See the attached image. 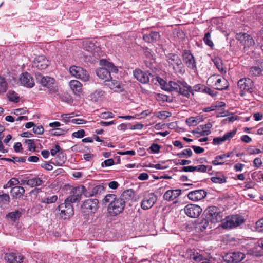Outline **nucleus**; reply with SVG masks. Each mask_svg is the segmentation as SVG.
I'll list each match as a JSON object with an SVG mask.
<instances>
[{"instance_id":"nucleus-43","label":"nucleus","mask_w":263,"mask_h":263,"mask_svg":"<svg viewBox=\"0 0 263 263\" xmlns=\"http://www.w3.org/2000/svg\"><path fill=\"white\" fill-rule=\"evenodd\" d=\"M193 152L190 149H183L181 152L178 153L177 156L179 158L185 157L186 158L190 157L192 156Z\"/></svg>"},{"instance_id":"nucleus-20","label":"nucleus","mask_w":263,"mask_h":263,"mask_svg":"<svg viewBox=\"0 0 263 263\" xmlns=\"http://www.w3.org/2000/svg\"><path fill=\"white\" fill-rule=\"evenodd\" d=\"M34 64L38 69L44 70L49 65V61L44 55H39L35 58Z\"/></svg>"},{"instance_id":"nucleus-13","label":"nucleus","mask_w":263,"mask_h":263,"mask_svg":"<svg viewBox=\"0 0 263 263\" xmlns=\"http://www.w3.org/2000/svg\"><path fill=\"white\" fill-rule=\"evenodd\" d=\"M57 210L60 211V216L64 219L69 218L74 213L73 206L65 201L60 204Z\"/></svg>"},{"instance_id":"nucleus-2","label":"nucleus","mask_w":263,"mask_h":263,"mask_svg":"<svg viewBox=\"0 0 263 263\" xmlns=\"http://www.w3.org/2000/svg\"><path fill=\"white\" fill-rule=\"evenodd\" d=\"M161 81L164 83L163 84L161 82H160L163 89L170 91L174 90L187 98L190 97V92L193 91L192 87L185 81L176 82L171 81L168 83H166L162 79H161Z\"/></svg>"},{"instance_id":"nucleus-32","label":"nucleus","mask_w":263,"mask_h":263,"mask_svg":"<svg viewBox=\"0 0 263 263\" xmlns=\"http://www.w3.org/2000/svg\"><path fill=\"white\" fill-rule=\"evenodd\" d=\"M211 180L215 183L222 184L227 182V177L221 173H216L215 176L211 178Z\"/></svg>"},{"instance_id":"nucleus-19","label":"nucleus","mask_w":263,"mask_h":263,"mask_svg":"<svg viewBox=\"0 0 263 263\" xmlns=\"http://www.w3.org/2000/svg\"><path fill=\"white\" fill-rule=\"evenodd\" d=\"M207 192L203 190H197L189 192L187 194L188 198L193 201H198L204 198Z\"/></svg>"},{"instance_id":"nucleus-48","label":"nucleus","mask_w":263,"mask_h":263,"mask_svg":"<svg viewBox=\"0 0 263 263\" xmlns=\"http://www.w3.org/2000/svg\"><path fill=\"white\" fill-rule=\"evenodd\" d=\"M248 36V34L246 33L240 32L236 34V39L240 41V43L243 44L246 38Z\"/></svg>"},{"instance_id":"nucleus-26","label":"nucleus","mask_w":263,"mask_h":263,"mask_svg":"<svg viewBox=\"0 0 263 263\" xmlns=\"http://www.w3.org/2000/svg\"><path fill=\"white\" fill-rule=\"evenodd\" d=\"M181 193V190L179 189L168 190L164 193L163 198L165 200L172 201L178 197Z\"/></svg>"},{"instance_id":"nucleus-7","label":"nucleus","mask_w":263,"mask_h":263,"mask_svg":"<svg viewBox=\"0 0 263 263\" xmlns=\"http://www.w3.org/2000/svg\"><path fill=\"white\" fill-rule=\"evenodd\" d=\"M204 216L209 219L212 224L223 221V212L215 206L208 208L204 212Z\"/></svg>"},{"instance_id":"nucleus-10","label":"nucleus","mask_w":263,"mask_h":263,"mask_svg":"<svg viewBox=\"0 0 263 263\" xmlns=\"http://www.w3.org/2000/svg\"><path fill=\"white\" fill-rule=\"evenodd\" d=\"M238 88L240 89V95L243 97L246 93H251L253 91L254 84L249 78L240 79L237 83Z\"/></svg>"},{"instance_id":"nucleus-22","label":"nucleus","mask_w":263,"mask_h":263,"mask_svg":"<svg viewBox=\"0 0 263 263\" xmlns=\"http://www.w3.org/2000/svg\"><path fill=\"white\" fill-rule=\"evenodd\" d=\"M5 260L9 263H21L23 262L24 257L14 253H8L5 254Z\"/></svg>"},{"instance_id":"nucleus-34","label":"nucleus","mask_w":263,"mask_h":263,"mask_svg":"<svg viewBox=\"0 0 263 263\" xmlns=\"http://www.w3.org/2000/svg\"><path fill=\"white\" fill-rule=\"evenodd\" d=\"M213 62L216 66V68L222 74H226L227 72L226 67L223 66L222 61L219 58H215L213 60Z\"/></svg>"},{"instance_id":"nucleus-24","label":"nucleus","mask_w":263,"mask_h":263,"mask_svg":"<svg viewBox=\"0 0 263 263\" xmlns=\"http://www.w3.org/2000/svg\"><path fill=\"white\" fill-rule=\"evenodd\" d=\"M105 187L102 185H99L95 186L91 190H85L84 196L85 197H92L100 195L104 192Z\"/></svg>"},{"instance_id":"nucleus-39","label":"nucleus","mask_w":263,"mask_h":263,"mask_svg":"<svg viewBox=\"0 0 263 263\" xmlns=\"http://www.w3.org/2000/svg\"><path fill=\"white\" fill-rule=\"evenodd\" d=\"M8 89V83L5 78L0 76V93H4Z\"/></svg>"},{"instance_id":"nucleus-38","label":"nucleus","mask_w":263,"mask_h":263,"mask_svg":"<svg viewBox=\"0 0 263 263\" xmlns=\"http://www.w3.org/2000/svg\"><path fill=\"white\" fill-rule=\"evenodd\" d=\"M58 200L57 195L51 196H45L41 199V202L43 203L51 204L55 203Z\"/></svg>"},{"instance_id":"nucleus-16","label":"nucleus","mask_w":263,"mask_h":263,"mask_svg":"<svg viewBox=\"0 0 263 263\" xmlns=\"http://www.w3.org/2000/svg\"><path fill=\"white\" fill-rule=\"evenodd\" d=\"M182 59L184 63L189 69L194 71L197 70L196 60L190 51H184L182 53Z\"/></svg>"},{"instance_id":"nucleus-25","label":"nucleus","mask_w":263,"mask_h":263,"mask_svg":"<svg viewBox=\"0 0 263 263\" xmlns=\"http://www.w3.org/2000/svg\"><path fill=\"white\" fill-rule=\"evenodd\" d=\"M211 225L210 221L205 217L196 224V230L198 232H203L208 228H211Z\"/></svg>"},{"instance_id":"nucleus-5","label":"nucleus","mask_w":263,"mask_h":263,"mask_svg":"<svg viewBox=\"0 0 263 263\" xmlns=\"http://www.w3.org/2000/svg\"><path fill=\"white\" fill-rule=\"evenodd\" d=\"M166 60L170 68L177 74L182 75L185 72L184 65L178 55L175 53H169L166 55Z\"/></svg>"},{"instance_id":"nucleus-63","label":"nucleus","mask_w":263,"mask_h":263,"mask_svg":"<svg viewBox=\"0 0 263 263\" xmlns=\"http://www.w3.org/2000/svg\"><path fill=\"white\" fill-rule=\"evenodd\" d=\"M193 133L199 134L201 136H205V133H203V128L201 125L193 130Z\"/></svg>"},{"instance_id":"nucleus-40","label":"nucleus","mask_w":263,"mask_h":263,"mask_svg":"<svg viewBox=\"0 0 263 263\" xmlns=\"http://www.w3.org/2000/svg\"><path fill=\"white\" fill-rule=\"evenodd\" d=\"M203 40L206 45L209 46L211 48H213L214 47V45L211 39V33L210 32H208L205 34Z\"/></svg>"},{"instance_id":"nucleus-28","label":"nucleus","mask_w":263,"mask_h":263,"mask_svg":"<svg viewBox=\"0 0 263 263\" xmlns=\"http://www.w3.org/2000/svg\"><path fill=\"white\" fill-rule=\"evenodd\" d=\"M26 184L31 187H35L40 186L42 184L43 180L38 177H34L32 178L27 177L24 180Z\"/></svg>"},{"instance_id":"nucleus-62","label":"nucleus","mask_w":263,"mask_h":263,"mask_svg":"<svg viewBox=\"0 0 263 263\" xmlns=\"http://www.w3.org/2000/svg\"><path fill=\"white\" fill-rule=\"evenodd\" d=\"M195 169L194 171H197L200 172H206L207 170V166L204 165H200L198 166H194Z\"/></svg>"},{"instance_id":"nucleus-35","label":"nucleus","mask_w":263,"mask_h":263,"mask_svg":"<svg viewBox=\"0 0 263 263\" xmlns=\"http://www.w3.org/2000/svg\"><path fill=\"white\" fill-rule=\"evenodd\" d=\"M202 120L203 119L200 118V116H191L186 120L185 122L189 126H196L202 121Z\"/></svg>"},{"instance_id":"nucleus-17","label":"nucleus","mask_w":263,"mask_h":263,"mask_svg":"<svg viewBox=\"0 0 263 263\" xmlns=\"http://www.w3.org/2000/svg\"><path fill=\"white\" fill-rule=\"evenodd\" d=\"M185 214L191 218H197L201 213L202 210L198 205L194 204L186 205L184 209Z\"/></svg>"},{"instance_id":"nucleus-9","label":"nucleus","mask_w":263,"mask_h":263,"mask_svg":"<svg viewBox=\"0 0 263 263\" xmlns=\"http://www.w3.org/2000/svg\"><path fill=\"white\" fill-rule=\"evenodd\" d=\"M98 200L97 199H87L81 205L82 213L85 215L95 214L98 208Z\"/></svg>"},{"instance_id":"nucleus-57","label":"nucleus","mask_w":263,"mask_h":263,"mask_svg":"<svg viewBox=\"0 0 263 263\" xmlns=\"http://www.w3.org/2000/svg\"><path fill=\"white\" fill-rule=\"evenodd\" d=\"M114 160H113V159L110 158V159H107V160H105L103 162H102L101 166L103 167H104V166L108 167V166H110L114 165Z\"/></svg>"},{"instance_id":"nucleus-15","label":"nucleus","mask_w":263,"mask_h":263,"mask_svg":"<svg viewBox=\"0 0 263 263\" xmlns=\"http://www.w3.org/2000/svg\"><path fill=\"white\" fill-rule=\"evenodd\" d=\"M245 254L241 252H232L227 253L223 257L224 261L231 262L232 263H238L245 258Z\"/></svg>"},{"instance_id":"nucleus-45","label":"nucleus","mask_w":263,"mask_h":263,"mask_svg":"<svg viewBox=\"0 0 263 263\" xmlns=\"http://www.w3.org/2000/svg\"><path fill=\"white\" fill-rule=\"evenodd\" d=\"M205 86L201 84H198L197 85H195L192 88L193 91L190 92V95L192 94V96L194 95V92H203Z\"/></svg>"},{"instance_id":"nucleus-1","label":"nucleus","mask_w":263,"mask_h":263,"mask_svg":"<svg viewBox=\"0 0 263 263\" xmlns=\"http://www.w3.org/2000/svg\"><path fill=\"white\" fill-rule=\"evenodd\" d=\"M105 203H108V212L112 216H116L123 212L125 204L121 199L115 194H107L103 199Z\"/></svg>"},{"instance_id":"nucleus-31","label":"nucleus","mask_w":263,"mask_h":263,"mask_svg":"<svg viewBox=\"0 0 263 263\" xmlns=\"http://www.w3.org/2000/svg\"><path fill=\"white\" fill-rule=\"evenodd\" d=\"M134 195L135 193L132 189H128L124 191L119 198L121 199L125 204L133 198Z\"/></svg>"},{"instance_id":"nucleus-61","label":"nucleus","mask_w":263,"mask_h":263,"mask_svg":"<svg viewBox=\"0 0 263 263\" xmlns=\"http://www.w3.org/2000/svg\"><path fill=\"white\" fill-rule=\"evenodd\" d=\"M150 148L153 153H158L160 151V146L159 145H158V144L153 143L151 145Z\"/></svg>"},{"instance_id":"nucleus-55","label":"nucleus","mask_w":263,"mask_h":263,"mask_svg":"<svg viewBox=\"0 0 263 263\" xmlns=\"http://www.w3.org/2000/svg\"><path fill=\"white\" fill-rule=\"evenodd\" d=\"M44 131V129L42 125L37 126L34 125V126L33 128V132L35 134L41 135L43 134Z\"/></svg>"},{"instance_id":"nucleus-49","label":"nucleus","mask_w":263,"mask_h":263,"mask_svg":"<svg viewBox=\"0 0 263 263\" xmlns=\"http://www.w3.org/2000/svg\"><path fill=\"white\" fill-rule=\"evenodd\" d=\"M24 142L28 145V149L30 151H35L36 146L33 139H25Z\"/></svg>"},{"instance_id":"nucleus-6","label":"nucleus","mask_w":263,"mask_h":263,"mask_svg":"<svg viewBox=\"0 0 263 263\" xmlns=\"http://www.w3.org/2000/svg\"><path fill=\"white\" fill-rule=\"evenodd\" d=\"M207 85L215 89L222 90L229 86L228 80L224 77L217 74L210 76L206 81Z\"/></svg>"},{"instance_id":"nucleus-29","label":"nucleus","mask_w":263,"mask_h":263,"mask_svg":"<svg viewBox=\"0 0 263 263\" xmlns=\"http://www.w3.org/2000/svg\"><path fill=\"white\" fill-rule=\"evenodd\" d=\"M159 37V33L157 31H152L149 34H145L143 36V40L148 43L157 41Z\"/></svg>"},{"instance_id":"nucleus-18","label":"nucleus","mask_w":263,"mask_h":263,"mask_svg":"<svg viewBox=\"0 0 263 263\" xmlns=\"http://www.w3.org/2000/svg\"><path fill=\"white\" fill-rule=\"evenodd\" d=\"M20 82L23 86L28 88H32L35 85L33 78L27 72L22 74L20 78Z\"/></svg>"},{"instance_id":"nucleus-11","label":"nucleus","mask_w":263,"mask_h":263,"mask_svg":"<svg viewBox=\"0 0 263 263\" xmlns=\"http://www.w3.org/2000/svg\"><path fill=\"white\" fill-rule=\"evenodd\" d=\"M85 190V187L83 185L73 187L70 191L71 195L65 199V201L70 204L79 201L81 200L82 195L83 194L84 195Z\"/></svg>"},{"instance_id":"nucleus-3","label":"nucleus","mask_w":263,"mask_h":263,"mask_svg":"<svg viewBox=\"0 0 263 263\" xmlns=\"http://www.w3.org/2000/svg\"><path fill=\"white\" fill-rule=\"evenodd\" d=\"M100 64L103 66L98 68L96 70L97 76L102 80L106 82L108 79H111V72L116 73L118 69L113 63L108 62L106 60H101Z\"/></svg>"},{"instance_id":"nucleus-50","label":"nucleus","mask_w":263,"mask_h":263,"mask_svg":"<svg viewBox=\"0 0 263 263\" xmlns=\"http://www.w3.org/2000/svg\"><path fill=\"white\" fill-rule=\"evenodd\" d=\"M10 202V197L7 194L0 195V204H6Z\"/></svg>"},{"instance_id":"nucleus-59","label":"nucleus","mask_w":263,"mask_h":263,"mask_svg":"<svg viewBox=\"0 0 263 263\" xmlns=\"http://www.w3.org/2000/svg\"><path fill=\"white\" fill-rule=\"evenodd\" d=\"M225 140L223 139V137H215L213 139V143L214 145H219L222 142H225Z\"/></svg>"},{"instance_id":"nucleus-33","label":"nucleus","mask_w":263,"mask_h":263,"mask_svg":"<svg viewBox=\"0 0 263 263\" xmlns=\"http://www.w3.org/2000/svg\"><path fill=\"white\" fill-rule=\"evenodd\" d=\"M54 162L51 163L56 164L58 166H62L66 161V156L64 153H59L54 158Z\"/></svg>"},{"instance_id":"nucleus-30","label":"nucleus","mask_w":263,"mask_h":263,"mask_svg":"<svg viewBox=\"0 0 263 263\" xmlns=\"http://www.w3.org/2000/svg\"><path fill=\"white\" fill-rule=\"evenodd\" d=\"M69 86L75 94L81 93L82 90V84L78 80H73L69 82Z\"/></svg>"},{"instance_id":"nucleus-56","label":"nucleus","mask_w":263,"mask_h":263,"mask_svg":"<svg viewBox=\"0 0 263 263\" xmlns=\"http://www.w3.org/2000/svg\"><path fill=\"white\" fill-rule=\"evenodd\" d=\"M72 135L75 138H83L85 136V131L83 129H81L77 132H73Z\"/></svg>"},{"instance_id":"nucleus-64","label":"nucleus","mask_w":263,"mask_h":263,"mask_svg":"<svg viewBox=\"0 0 263 263\" xmlns=\"http://www.w3.org/2000/svg\"><path fill=\"white\" fill-rule=\"evenodd\" d=\"M203 92L209 94L212 97L215 96L217 95L216 92L212 90L211 88H210L206 86L205 87V89H204Z\"/></svg>"},{"instance_id":"nucleus-54","label":"nucleus","mask_w":263,"mask_h":263,"mask_svg":"<svg viewBox=\"0 0 263 263\" xmlns=\"http://www.w3.org/2000/svg\"><path fill=\"white\" fill-rule=\"evenodd\" d=\"M247 152L249 154H256L261 153V150L256 148L254 146H250L247 149Z\"/></svg>"},{"instance_id":"nucleus-44","label":"nucleus","mask_w":263,"mask_h":263,"mask_svg":"<svg viewBox=\"0 0 263 263\" xmlns=\"http://www.w3.org/2000/svg\"><path fill=\"white\" fill-rule=\"evenodd\" d=\"M8 97L10 101L17 102L19 101V97L17 94L13 91H9L8 93Z\"/></svg>"},{"instance_id":"nucleus-46","label":"nucleus","mask_w":263,"mask_h":263,"mask_svg":"<svg viewBox=\"0 0 263 263\" xmlns=\"http://www.w3.org/2000/svg\"><path fill=\"white\" fill-rule=\"evenodd\" d=\"M20 213L18 212V211L17 210L14 212H10L7 215V217L8 218L11 219L14 221L20 217Z\"/></svg>"},{"instance_id":"nucleus-42","label":"nucleus","mask_w":263,"mask_h":263,"mask_svg":"<svg viewBox=\"0 0 263 263\" xmlns=\"http://www.w3.org/2000/svg\"><path fill=\"white\" fill-rule=\"evenodd\" d=\"M262 70L258 66L252 67L250 68L249 73L253 77H256L259 76L261 73Z\"/></svg>"},{"instance_id":"nucleus-36","label":"nucleus","mask_w":263,"mask_h":263,"mask_svg":"<svg viewBox=\"0 0 263 263\" xmlns=\"http://www.w3.org/2000/svg\"><path fill=\"white\" fill-rule=\"evenodd\" d=\"M25 193L24 189L20 186H14L12 188L11 193L13 196H15L16 198L18 197L22 196Z\"/></svg>"},{"instance_id":"nucleus-60","label":"nucleus","mask_w":263,"mask_h":263,"mask_svg":"<svg viewBox=\"0 0 263 263\" xmlns=\"http://www.w3.org/2000/svg\"><path fill=\"white\" fill-rule=\"evenodd\" d=\"M19 181L17 179L12 178L8 181V182L6 184V186L8 187H11L13 185H17Z\"/></svg>"},{"instance_id":"nucleus-53","label":"nucleus","mask_w":263,"mask_h":263,"mask_svg":"<svg viewBox=\"0 0 263 263\" xmlns=\"http://www.w3.org/2000/svg\"><path fill=\"white\" fill-rule=\"evenodd\" d=\"M203 128V133H205V135H209L211 133L210 128H212V125L210 123H208L204 125H201Z\"/></svg>"},{"instance_id":"nucleus-23","label":"nucleus","mask_w":263,"mask_h":263,"mask_svg":"<svg viewBox=\"0 0 263 263\" xmlns=\"http://www.w3.org/2000/svg\"><path fill=\"white\" fill-rule=\"evenodd\" d=\"M226 106L225 103L219 102L214 105V111L215 115H234V113L230 112L225 110L224 107Z\"/></svg>"},{"instance_id":"nucleus-52","label":"nucleus","mask_w":263,"mask_h":263,"mask_svg":"<svg viewBox=\"0 0 263 263\" xmlns=\"http://www.w3.org/2000/svg\"><path fill=\"white\" fill-rule=\"evenodd\" d=\"M27 111L26 108H18L11 111L10 114H13L14 115H23Z\"/></svg>"},{"instance_id":"nucleus-14","label":"nucleus","mask_w":263,"mask_h":263,"mask_svg":"<svg viewBox=\"0 0 263 263\" xmlns=\"http://www.w3.org/2000/svg\"><path fill=\"white\" fill-rule=\"evenodd\" d=\"M157 200V197L154 193H151L145 195L141 202V207L143 210L151 209Z\"/></svg>"},{"instance_id":"nucleus-51","label":"nucleus","mask_w":263,"mask_h":263,"mask_svg":"<svg viewBox=\"0 0 263 263\" xmlns=\"http://www.w3.org/2000/svg\"><path fill=\"white\" fill-rule=\"evenodd\" d=\"M255 230L256 231L260 232L263 230V219H259L255 224Z\"/></svg>"},{"instance_id":"nucleus-47","label":"nucleus","mask_w":263,"mask_h":263,"mask_svg":"<svg viewBox=\"0 0 263 263\" xmlns=\"http://www.w3.org/2000/svg\"><path fill=\"white\" fill-rule=\"evenodd\" d=\"M237 129H234L231 132L226 133L223 136V139L225 141L230 140L236 134Z\"/></svg>"},{"instance_id":"nucleus-41","label":"nucleus","mask_w":263,"mask_h":263,"mask_svg":"<svg viewBox=\"0 0 263 263\" xmlns=\"http://www.w3.org/2000/svg\"><path fill=\"white\" fill-rule=\"evenodd\" d=\"M254 44V40L252 37L248 34V36L246 38L245 42L243 45H244V48H249L251 46H253Z\"/></svg>"},{"instance_id":"nucleus-37","label":"nucleus","mask_w":263,"mask_h":263,"mask_svg":"<svg viewBox=\"0 0 263 263\" xmlns=\"http://www.w3.org/2000/svg\"><path fill=\"white\" fill-rule=\"evenodd\" d=\"M232 154V152L217 156L215 157V159L212 161V163L214 165H222L224 163V162H218V159H224L226 158L230 157Z\"/></svg>"},{"instance_id":"nucleus-12","label":"nucleus","mask_w":263,"mask_h":263,"mask_svg":"<svg viewBox=\"0 0 263 263\" xmlns=\"http://www.w3.org/2000/svg\"><path fill=\"white\" fill-rule=\"evenodd\" d=\"M69 72L72 76L83 81L86 82L89 79L88 72L81 67L71 66L69 68Z\"/></svg>"},{"instance_id":"nucleus-21","label":"nucleus","mask_w":263,"mask_h":263,"mask_svg":"<svg viewBox=\"0 0 263 263\" xmlns=\"http://www.w3.org/2000/svg\"><path fill=\"white\" fill-rule=\"evenodd\" d=\"M133 74L135 78L142 83L146 84L149 82L150 74H148L140 69L134 70Z\"/></svg>"},{"instance_id":"nucleus-4","label":"nucleus","mask_w":263,"mask_h":263,"mask_svg":"<svg viewBox=\"0 0 263 263\" xmlns=\"http://www.w3.org/2000/svg\"><path fill=\"white\" fill-rule=\"evenodd\" d=\"M35 78L36 83L46 87L49 93L57 94L58 92L59 88L55 84V80L53 78L47 76H44L40 73H36Z\"/></svg>"},{"instance_id":"nucleus-8","label":"nucleus","mask_w":263,"mask_h":263,"mask_svg":"<svg viewBox=\"0 0 263 263\" xmlns=\"http://www.w3.org/2000/svg\"><path fill=\"white\" fill-rule=\"evenodd\" d=\"M243 222V216L239 215H233L228 216L223 219L221 226L224 229H232L240 226Z\"/></svg>"},{"instance_id":"nucleus-58","label":"nucleus","mask_w":263,"mask_h":263,"mask_svg":"<svg viewBox=\"0 0 263 263\" xmlns=\"http://www.w3.org/2000/svg\"><path fill=\"white\" fill-rule=\"evenodd\" d=\"M67 130L63 129L62 128H57V130L54 133H51L52 136H61L65 135L67 132Z\"/></svg>"},{"instance_id":"nucleus-27","label":"nucleus","mask_w":263,"mask_h":263,"mask_svg":"<svg viewBox=\"0 0 263 263\" xmlns=\"http://www.w3.org/2000/svg\"><path fill=\"white\" fill-rule=\"evenodd\" d=\"M106 82V85L115 91L122 92L123 90L122 85L118 81L115 80H110V79H108Z\"/></svg>"}]
</instances>
